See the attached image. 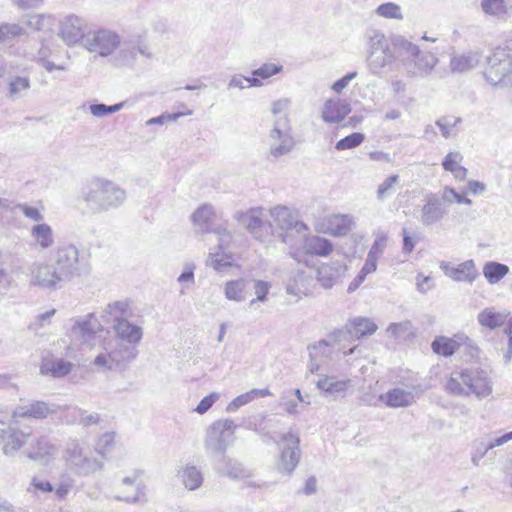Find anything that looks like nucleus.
<instances>
[{
  "label": "nucleus",
  "instance_id": "obj_61",
  "mask_svg": "<svg viewBox=\"0 0 512 512\" xmlns=\"http://www.w3.org/2000/svg\"><path fill=\"white\" fill-rule=\"evenodd\" d=\"M212 425H214V429H218V431H220L227 439L234 434V431L237 428V425L231 419L218 420Z\"/></svg>",
  "mask_w": 512,
  "mask_h": 512
},
{
  "label": "nucleus",
  "instance_id": "obj_39",
  "mask_svg": "<svg viewBox=\"0 0 512 512\" xmlns=\"http://www.w3.org/2000/svg\"><path fill=\"white\" fill-rule=\"evenodd\" d=\"M30 89V79L28 77H11L8 82L7 97L11 100H18L24 97Z\"/></svg>",
  "mask_w": 512,
  "mask_h": 512
},
{
  "label": "nucleus",
  "instance_id": "obj_40",
  "mask_svg": "<svg viewBox=\"0 0 512 512\" xmlns=\"http://www.w3.org/2000/svg\"><path fill=\"white\" fill-rule=\"evenodd\" d=\"M15 258L9 253H0V287L8 290L13 282V278L9 272L14 271Z\"/></svg>",
  "mask_w": 512,
  "mask_h": 512
},
{
  "label": "nucleus",
  "instance_id": "obj_30",
  "mask_svg": "<svg viewBox=\"0 0 512 512\" xmlns=\"http://www.w3.org/2000/svg\"><path fill=\"white\" fill-rule=\"evenodd\" d=\"M304 249L307 254L326 257L333 251V244L327 238L314 235L305 240Z\"/></svg>",
  "mask_w": 512,
  "mask_h": 512
},
{
  "label": "nucleus",
  "instance_id": "obj_17",
  "mask_svg": "<svg viewBox=\"0 0 512 512\" xmlns=\"http://www.w3.org/2000/svg\"><path fill=\"white\" fill-rule=\"evenodd\" d=\"M466 372V387L468 395L487 397L492 392V387L485 370H468Z\"/></svg>",
  "mask_w": 512,
  "mask_h": 512
},
{
  "label": "nucleus",
  "instance_id": "obj_44",
  "mask_svg": "<svg viewBox=\"0 0 512 512\" xmlns=\"http://www.w3.org/2000/svg\"><path fill=\"white\" fill-rule=\"evenodd\" d=\"M180 476L182 483L189 490H196L202 485L203 475L195 466H186Z\"/></svg>",
  "mask_w": 512,
  "mask_h": 512
},
{
  "label": "nucleus",
  "instance_id": "obj_27",
  "mask_svg": "<svg viewBox=\"0 0 512 512\" xmlns=\"http://www.w3.org/2000/svg\"><path fill=\"white\" fill-rule=\"evenodd\" d=\"M228 446V439L223 436L220 431L214 429V425H211L207 430L205 439V448L213 456L220 458L225 454Z\"/></svg>",
  "mask_w": 512,
  "mask_h": 512
},
{
  "label": "nucleus",
  "instance_id": "obj_48",
  "mask_svg": "<svg viewBox=\"0 0 512 512\" xmlns=\"http://www.w3.org/2000/svg\"><path fill=\"white\" fill-rule=\"evenodd\" d=\"M400 177L397 174L390 175L387 177L379 186L377 189V199L379 201L385 200L387 197H389L394 191L395 186L399 183Z\"/></svg>",
  "mask_w": 512,
  "mask_h": 512
},
{
  "label": "nucleus",
  "instance_id": "obj_25",
  "mask_svg": "<svg viewBox=\"0 0 512 512\" xmlns=\"http://www.w3.org/2000/svg\"><path fill=\"white\" fill-rule=\"evenodd\" d=\"M214 218V207L210 204L201 205L191 216L196 230L202 233H210Z\"/></svg>",
  "mask_w": 512,
  "mask_h": 512
},
{
  "label": "nucleus",
  "instance_id": "obj_60",
  "mask_svg": "<svg viewBox=\"0 0 512 512\" xmlns=\"http://www.w3.org/2000/svg\"><path fill=\"white\" fill-rule=\"evenodd\" d=\"M443 201L452 203L453 201L457 202L458 204H466L471 205L472 201L465 196L457 193L453 188L445 187L442 195Z\"/></svg>",
  "mask_w": 512,
  "mask_h": 512
},
{
  "label": "nucleus",
  "instance_id": "obj_14",
  "mask_svg": "<svg viewBox=\"0 0 512 512\" xmlns=\"http://www.w3.org/2000/svg\"><path fill=\"white\" fill-rule=\"evenodd\" d=\"M446 214L447 209L442 196L440 197L436 193H428L424 199L420 222L424 226H430L442 220Z\"/></svg>",
  "mask_w": 512,
  "mask_h": 512
},
{
  "label": "nucleus",
  "instance_id": "obj_15",
  "mask_svg": "<svg viewBox=\"0 0 512 512\" xmlns=\"http://www.w3.org/2000/svg\"><path fill=\"white\" fill-rule=\"evenodd\" d=\"M462 345H466L471 349V355L473 356L472 350H477L472 345V341L469 337L463 334H456L454 337L449 338L445 336H437L431 344V348L435 354L450 357L452 356Z\"/></svg>",
  "mask_w": 512,
  "mask_h": 512
},
{
  "label": "nucleus",
  "instance_id": "obj_51",
  "mask_svg": "<svg viewBox=\"0 0 512 512\" xmlns=\"http://www.w3.org/2000/svg\"><path fill=\"white\" fill-rule=\"evenodd\" d=\"M364 140H365V135L363 133L353 132L350 135L340 139L336 143L335 148L338 151L353 149V148L360 146Z\"/></svg>",
  "mask_w": 512,
  "mask_h": 512
},
{
  "label": "nucleus",
  "instance_id": "obj_34",
  "mask_svg": "<svg viewBox=\"0 0 512 512\" xmlns=\"http://www.w3.org/2000/svg\"><path fill=\"white\" fill-rule=\"evenodd\" d=\"M348 383L349 381L338 380L333 376H326L323 379L318 380L316 385L326 397L336 398L338 395L346 391Z\"/></svg>",
  "mask_w": 512,
  "mask_h": 512
},
{
  "label": "nucleus",
  "instance_id": "obj_46",
  "mask_svg": "<svg viewBox=\"0 0 512 512\" xmlns=\"http://www.w3.org/2000/svg\"><path fill=\"white\" fill-rule=\"evenodd\" d=\"M276 422V417H270L268 415H263L258 424H255V431L261 436L264 443H276L278 444L281 441V437L277 439L272 433L268 430V423Z\"/></svg>",
  "mask_w": 512,
  "mask_h": 512
},
{
  "label": "nucleus",
  "instance_id": "obj_56",
  "mask_svg": "<svg viewBox=\"0 0 512 512\" xmlns=\"http://www.w3.org/2000/svg\"><path fill=\"white\" fill-rule=\"evenodd\" d=\"M14 209L20 210L26 218L37 222V224L44 220V215L41 210L27 203H18L14 207L11 206L10 210L13 211Z\"/></svg>",
  "mask_w": 512,
  "mask_h": 512
},
{
  "label": "nucleus",
  "instance_id": "obj_58",
  "mask_svg": "<svg viewBox=\"0 0 512 512\" xmlns=\"http://www.w3.org/2000/svg\"><path fill=\"white\" fill-rule=\"evenodd\" d=\"M24 33V29L18 24H1L0 25V43L10 38L20 36Z\"/></svg>",
  "mask_w": 512,
  "mask_h": 512
},
{
  "label": "nucleus",
  "instance_id": "obj_2",
  "mask_svg": "<svg viewBox=\"0 0 512 512\" xmlns=\"http://www.w3.org/2000/svg\"><path fill=\"white\" fill-rule=\"evenodd\" d=\"M50 262L65 282L87 274L90 269L88 259L80 255L79 249L73 244L59 245L52 252Z\"/></svg>",
  "mask_w": 512,
  "mask_h": 512
},
{
  "label": "nucleus",
  "instance_id": "obj_47",
  "mask_svg": "<svg viewBox=\"0 0 512 512\" xmlns=\"http://www.w3.org/2000/svg\"><path fill=\"white\" fill-rule=\"evenodd\" d=\"M461 121L462 119L460 117L443 116L436 121V125L439 127L442 136L448 139L456 136L454 127Z\"/></svg>",
  "mask_w": 512,
  "mask_h": 512
},
{
  "label": "nucleus",
  "instance_id": "obj_12",
  "mask_svg": "<svg viewBox=\"0 0 512 512\" xmlns=\"http://www.w3.org/2000/svg\"><path fill=\"white\" fill-rule=\"evenodd\" d=\"M86 22L76 15H68L60 22L59 35L67 45L85 42Z\"/></svg>",
  "mask_w": 512,
  "mask_h": 512
},
{
  "label": "nucleus",
  "instance_id": "obj_55",
  "mask_svg": "<svg viewBox=\"0 0 512 512\" xmlns=\"http://www.w3.org/2000/svg\"><path fill=\"white\" fill-rule=\"evenodd\" d=\"M481 8L486 14L492 16H499L507 12L505 0H482Z\"/></svg>",
  "mask_w": 512,
  "mask_h": 512
},
{
  "label": "nucleus",
  "instance_id": "obj_33",
  "mask_svg": "<svg viewBox=\"0 0 512 512\" xmlns=\"http://www.w3.org/2000/svg\"><path fill=\"white\" fill-rule=\"evenodd\" d=\"M57 451V448L52 444L46 437H40L36 440V443L31 446V450L28 452V458L32 460L48 461Z\"/></svg>",
  "mask_w": 512,
  "mask_h": 512
},
{
  "label": "nucleus",
  "instance_id": "obj_41",
  "mask_svg": "<svg viewBox=\"0 0 512 512\" xmlns=\"http://www.w3.org/2000/svg\"><path fill=\"white\" fill-rule=\"evenodd\" d=\"M509 273V267L505 264L490 261L483 267V275L490 284L498 283Z\"/></svg>",
  "mask_w": 512,
  "mask_h": 512
},
{
  "label": "nucleus",
  "instance_id": "obj_29",
  "mask_svg": "<svg viewBox=\"0 0 512 512\" xmlns=\"http://www.w3.org/2000/svg\"><path fill=\"white\" fill-rule=\"evenodd\" d=\"M438 59L431 52H417V55L412 58V63H414V68L409 69L408 72L414 76L417 75H427L437 64Z\"/></svg>",
  "mask_w": 512,
  "mask_h": 512
},
{
  "label": "nucleus",
  "instance_id": "obj_24",
  "mask_svg": "<svg viewBox=\"0 0 512 512\" xmlns=\"http://www.w3.org/2000/svg\"><path fill=\"white\" fill-rule=\"evenodd\" d=\"M345 270L339 262L323 264L317 269V280L322 287L329 289L342 277Z\"/></svg>",
  "mask_w": 512,
  "mask_h": 512
},
{
  "label": "nucleus",
  "instance_id": "obj_18",
  "mask_svg": "<svg viewBox=\"0 0 512 512\" xmlns=\"http://www.w3.org/2000/svg\"><path fill=\"white\" fill-rule=\"evenodd\" d=\"M138 54L148 59L152 58L149 47L144 43L140 41L124 42L115 58V62L119 66H132Z\"/></svg>",
  "mask_w": 512,
  "mask_h": 512
},
{
  "label": "nucleus",
  "instance_id": "obj_31",
  "mask_svg": "<svg viewBox=\"0 0 512 512\" xmlns=\"http://www.w3.org/2000/svg\"><path fill=\"white\" fill-rule=\"evenodd\" d=\"M73 368V364L62 358L46 360L40 367L43 375H51L54 378H61L68 375Z\"/></svg>",
  "mask_w": 512,
  "mask_h": 512
},
{
  "label": "nucleus",
  "instance_id": "obj_35",
  "mask_svg": "<svg viewBox=\"0 0 512 512\" xmlns=\"http://www.w3.org/2000/svg\"><path fill=\"white\" fill-rule=\"evenodd\" d=\"M250 284L251 281L244 278L228 281L224 289L226 298L236 302L244 301L247 298V288Z\"/></svg>",
  "mask_w": 512,
  "mask_h": 512
},
{
  "label": "nucleus",
  "instance_id": "obj_19",
  "mask_svg": "<svg viewBox=\"0 0 512 512\" xmlns=\"http://www.w3.org/2000/svg\"><path fill=\"white\" fill-rule=\"evenodd\" d=\"M138 355L134 344L118 343L109 353L110 365L108 370H124Z\"/></svg>",
  "mask_w": 512,
  "mask_h": 512
},
{
  "label": "nucleus",
  "instance_id": "obj_38",
  "mask_svg": "<svg viewBox=\"0 0 512 512\" xmlns=\"http://www.w3.org/2000/svg\"><path fill=\"white\" fill-rule=\"evenodd\" d=\"M465 378V370L453 372L446 382V391L454 396H468Z\"/></svg>",
  "mask_w": 512,
  "mask_h": 512
},
{
  "label": "nucleus",
  "instance_id": "obj_37",
  "mask_svg": "<svg viewBox=\"0 0 512 512\" xmlns=\"http://www.w3.org/2000/svg\"><path fill=\"white\" fill-rule=\"evenodd\" d=\"M31 237L42 249L50 248L54 243V233L47 223H38L31 228Z\"/></svg>",
  "mask_w": 512,
  "mask_h": 512
},
{
  "label": "nucleus",
  "instance_id": "obj_16",
  "mask_svg": "<svg viewBox=\"0 0 512 512\" xmlns=\"http://www.w3.org/2000/svg\"><path fill=\"white\" fill-rule=\"evenodd\" d=\"M65 282L58 274L54 264L34 263L31 267V283L43 288H55L58 283Z\"/></svg>",
  "mask_w": 512,
  "mask_h": 512
},
{
  "label": "nucleus",
  "instance_id": "obj_6",
  "mask_svg": "<svg viewBox=\"0 0 512 512\" xmlns=\"http://www.w3.org/2000/svg\"><path fill=\"white\" fill-rule=\"evenodd\" d=\"M263 212L264 209L261 207L252 208L246 212L238 211L235 214V219L247 229L254 239L267 243L271 241L274 231L271 222L264 219Z\"/></svg>",
  "mask_w": 512,
  "mask_h": 512
},
{
  "label": "nucleus",
  "instance_id": "obj_57",
  "mask_svg": "<svg viewBox=\"0 0 512 512\" xmlns=\"http://www.w3.org/2000/svg\"><path fill=\"white\" fill-rule=\"evenodd\" d=\"M283 70V66L274 63H265L261 65L259 68L254 69L252 71L253 76H258L261 79H268L271 76L281 72Z\"/></svg>",
  "mask_w": 512,
  "mask_h": 512
},
{
  "label": "nucleus",
  "instance_id": "obj_32",
  "mask_svg": "<svg viewBox=\"0 0 512 512\" xmlns=\"http://www.w3.org/2000/svg\"><path fill=\"white\" fill-rule=\"evenodd\" d=\"M215 469L221 475L230 478H240L245 474L242 465L238 461L228 458L225 454L215 459Z\"/></svg>",
  "mask_w": 512,
  "mask_h": 512
},
{
  "label": "nucleus",
  "instance_id": "obj_64",
  "mask_svg": "<svg viewBox=\"0 0 512 512\" xmlns=\"http://www.w3.org/2000/svg\"><path fill=\"white\" fill-rule=\"evenodd\" d=\"M128 310V303L125 301H116L108 304L107 311L111 315H114V318L117 316L118 318H126Z\"/></svg>",
  "mask_w": 512,
  "mask_h": 512
},
{
  "label": "nucleus",
  "instance_id": "obj_59",
  "mask_svg": "<svg viewBox=\"0 0 512 512\" xmlns=\"http://www.w3.org/2000/svg\"><path fill=\"white\" fill-rule=\"evenodd\" d=\"M254 400V396L252 393V390L249 392L243 393L239 396H237L235 399H233L226 408V411L229 413L237 411L240 407L250 403Z\"/></svg>",
  "mask_w": 512,
  "mask_h": 512
},
{
  "label": "nucleus",
  "instance_id": "obj_42",
  "mask_svg": "<svg viewBox=\"0 0 512 512\" xmlns=\"http://www.w3.org/2000/svg\"><path fill=\"white\" fill-rule=\"evenodd\" d=\"M270 216L281 229L289 230L295 225V217L286 206L279 205L270 209Z\"/></svg>",
  "mask_w": 512,
  "mask_h": 512
},
{
  "label": "nucleus",
  "instance_id": "obj_3",
  "mask_svg": "<svg viewBox=\"0 0 512 512\" xmlns=\"http://www.w3.org/2000/svg\"><path fill=\"white\" fill-rule=\"evenodd\" d=\"M367 39V67L371 74L380 76L386 69H390L395 62L390 41L380 30L371 29L366 32Z\"/></svg>",
  "mask_w": 512,
  "mask_h": 512
},
{
  "label": "nucleus",
  "instance_id": "obj_63",
  "mask_svg": "<svg viewBox=\"0 0 512 512\" xmlns=\"http://www.w3.org/2000/svg\"><path fill=\"white\" fill-rule=\"evenodd\" d=\"M219 397H220V395L216 392H212V393L208 394L199 402V404L195 408V411L201 415L206 413L213 406V404L219 399Z\"/></svg>",
  "mask_w": 512,
  "mask_h": 512
},
{
  "label": "nucleus",
  "instance_id": "obj_22",
  "mask_svg": "<svg viewBox=\"0 0 512 512\" xmlns=\"http://www.w3.org/2000/svg\"><path fill=\"white\" fill-rule=\"evenodd\" d=\"M113 327L117 338L128 344L136 345L143 337L142 328L132 324L127 318H118L116 316Z\"/></svg>",
  "mask_w": 512,
  "mask_h": 512
},
{
  "label": "nucleus",
  "instance_id": "obj_4",
  "mask_svg": "<svg viewBox=\"0 0 512 512\" xmlns=\"http://www.w3.org/2000/svg\"><path fill=\"white\" fill-rule=\"evenodd\" d=\"M66 467L75 475L87 477L102 470L103 462L94 457L87 449L77 441L67 444L64 451Z\"/></svg>",
  "mask_w": 512,
  "mask_h": 512
},
{
  "label": "nucleus",
  "instance_id": "obj_20",
  "mask_svg": "<svg viewBox=\"0 0 512 512\" xmlns=\"http://www.w3.org/2000/svg\"><path fill=\"white\" fill-rule=\"evenodd\" d=\"M389 41L395 61H400L408 68L412 64V58L419 52V47L401 35H392Z\"/></svg>",
  "mask_w": 512,
  "mask_h": 512
},
{
  "label": "nucleus",
  "instance_id": "obj_54",
  "mask_svg": "<svg viewBox=\"0 0 512 512\" xmlns=\"http://www.w3.org/2000/svg\"><path fill=\"white\" fill-rule=\"evenodd\" d=\"M251 284H253V289L256 294V298L252 299L249 303V307L252 308L257 301L265 302L267 299V294L271 288V284L267 281L263 280H250Z\"/></svg>",
  "mask_w": 512,
  "mask_h": 512
},
{
  "label": "nucleus",
  "instance_id": "obj_26",
  "mask_svg": "<svg viewBox=\"0 0 512 512\" xmlns=\"http://www.w3.org/2000/svg\"><path fill=\"white\" fill-rule=\"evenodd\" d=\"M53 412L44 401H34L26 406H19L13 412V418L44 419Z\"/></svg>",
  "mask_w": 512,
  "mask_h": 512
},
{
  "label": "nucleus",
  "instance_id": "obj_7",
  "mask_svg": "<svg viewBox=\"0 0 512 512\" xmlns=\"http://www.w3.org/2000/svg\"><path fill=\"white\" fill-rule=\"evenodd\" d=\"M31 433L30 427L26 426L22 429L19 421L13 417L7 426L0 421V442L3 444V453L6 456H14L27 442Z\"/></svg>",
  "mask_w": 512,
  "mask_h": 512
},
{
  "label": "nucleus",
  "instance_id": "obj_5",
  "mask_svg": "<svg viewBox=\"0 0 512 512\" xmlns=\"http://www.w3.org/2000/svg\"><path fill=\"white\" fill-rule=\"evenodd\" d=\"M487 68L484 71L486 80L493 86H506L512 72V48L497 47L487 57Z\"/></svg>",
  "mask_w": 512,
  "mask_h": 512
},
{
  "label": "nucleus",
  "instance_id": "obj_52",
  "mask_svg": "<svg viewBox=\"0 0 512 512\" xmlns=\"http://www.w3.org/2000/svg\"><path fill=\"white\" fill-rule=\"evenodd\" d=\"M124 102H120L114 105H106L102 103L91 104L89 109L93 116L104 117L115 112L120 111L124 107Z\"/></svg>",
  "mask_w": 512,
  "mask_h": 512
},
{
  "label": "nucleus",
  "instance_id": "obj_8",
  "mask_svg": "<svg viewBox=\"0 0 512 512\" xmlns=\"http://www.w3.org/2000/svg\"><path fill=\"white\" fill-rule=\"evenodd\" d=\"M121 41L117 33L100 29L87 32L83 46L89 51L102 57L111 55L119 47Z\"/></svg>",
  "mask_w": 512,
  "mask_h": 512
},
{
  "label": "nucleus",
  "instance_id": "obj_50",
  "mask_svg": "<svg viewBox=\"0 0 512 512\" xmlns=\"http://www.w3.org/2000/svg\"><path fill=\"white\" fill-rule=\"evenodd\" d=\"M310 353H314L316 357L323 362L327 363L331 359L333 350L331 344L326 340H320L317 343L308 347Z\"/></svg>",
  "mask_w": 512,
  "mask_h": 512
},
{
  "label": "nucleus",
  "instance_id": "obj_45",
  "mask_svg": "<svg viewBox=\"0 0 512 512\" xmlns=\"http://www.w3.org/2000/svg\"><path fill=\"white\" fill-rule=\"evenodd\" d=\"M233 264L231 254L223 252H210L207 259V265L213 267L214 270L221 272Z\"/></svg>",
  "mask_w": 512,
  "mask_h": 512
},
{
  "label": "nucleus",
  "instance_id": "obj_36",
  "mask_svg": "<svg viewBox=\"0 0 512 512\" xmlns=\"http://www.w3.org/2000/svg\"><path fill=\"white\" fill-rule=\"evenodd\" d=\"M481 61V55L478 52H469L460 56H454L450 61V68L453 72H466L476 67Z\"/></svg>",
  "mask_w": 512,
  "mask_h": 512
},
{
  "label": "nucleus",
  "instance_id": "obj_62",
  "mask_svg": "<svg viewBox=\"0 0 512 512\" xmlns=\"http://www.w3.org/2000/svg\"><path fill=\"white\" fill-rule=\"evenodd\" d=\"M462 159L463 156L460 152H450L445 156L442 162V166L444 170L452 172L455 168L459 166V162H461Z\"/></svg>",
  "mask_w": 512,
  "mask_h": 512
},
{
  "label": "nucleus",
  "instance_id": "obj_28",
  "mask_svg": "<svg viewBox=\"0 0 512 512\" xmlns=\"http://www.w3.org/2000/svg\"><path fill=\"white\" fill-rule=\"evenodd\" d=\"M380 400L383 401L388 407L399 408L408 407L414 402V395L401 388H393L385 394L380 395Z\"/></svg>",
  "mask_w": 512,
  "mask_h": 512
},
{
  "label": "nucleus",
  "instance_id": "obj_11",
  "mask_svg": "<svg viewBox=\"0 0 512 512\" xmlns=\"http://www.w3.org/2000/svg\"><path fill=\"white\" fill-rule=\"evenodd\" d=\"M281 441L287 443V446L280 454L277 469L280 473L291 475L300 460V439L296 433L289 431L281 435Z\"/></svg>",
  "mask_w": 512,
  "mask_h": 512
},
{
  "label": "nucleus",
  "instance_id": "obj_9",
  "mask_svg": "<svg viewBox=\"0 0 512 512\" xmlns=\"http://www.w3.org/2000/svg\"><path fill=\"white\" fill-rule=\"evenodd\" d=\"M270 153L275 158L288 154L294 147V139L287 117H280L270 132Z\"/></svg>",
  "mask_w": 512,
  "mask_h": 512
},
{
  "label": "nucleus",
  "instance_id": "obj_53",
  "mask_svg": "<svg viewBox=\"0 0 512 512\" xmlns=\"http://www.w3.org/2000/svg\"><path fill=\"white\" fill-rule=\"evenodd\" d=\"M330 224L333 226L332 232L336 236H344L351 229V219L346 215L334 216L330 221Z\"/></svg>",
  "mask_w": 512,
  "mask_h": 512
},
{
  "label": "nucleus",
  "instance_id": "obj_43",
  "mask_svg": "<svg viewBox=\"0 0 512 512\" xmlns=\"http://www.w3.org/2000/svg\"><path fill=\"white\" fill-rule=\"evenodd\" d=\"M506 316L493 309H484L478 314V322L481 326L495 329L505 324Z\"/></svg>",
  "mask_w": 512,
  "mask_h": 512
},
{
  "label": "nucleus",
  "instance_id": "obj_13",
  "mask_svg": "<svg viewBox=\"0 0 512 512\" xmlns=\"http://www.w3.org/2000/svg\"><path fill=\"white\" fill-rule=\"evenodd\" d=\"M377 330V325L368 318H355L344 329L332 333L334 341H341L348 338L360 339L372 335Z\"/></svg>",
  "mask_w": 512,
  "mask_h": 512
},
{
  "label": "nucleus",
  "instance_id": "obj_1",
  "mask_svg": "<svg viewBox=\"0 0 512 512\" xmlns=\"http://www.w3.org/2000/svg\"><path fill=\"white\" fill-rule=\"evenodd\" d=\"M81 198L93 212L100 213L119 208L125 202L127 194L115 182L96 177L83 186Z\"/></svg>",
  "mask_w": 512,
  "mask_h": 512
},
{
  "label": "nucleus",
  "instance_id": "obj_21",
  "mask_svg": "<svg viewBox=\"0 0 512 512\" xmlns=\"http://www.w3.org/2000/svg\"><path fill=\"white\" fill-rule=\"evenodd\" d=\"M440 268L446 276L458 282L472 283L479 276L473 260H467L456 267L450 266L447 262H441Z\"/></svg>",
  "mask_w": 512,
  "mask_h": 512
},
{
  "label": "nucleus",
  "instance_id": "obj_10",
  "mask_svg": "<svg viewBox=\"0 0 512 512\" xmlns=\"http://www.w3.org/2000/svg\"><path fill=\"white\" fill-rule=\"evenodd\" d=\"M73 322L69 336L75 343L92 347V341L98 332L102 330L101 324L93 313L85 317L71 319Z\"/></svg>",
  "mask_w": 512,
  "mask_h": 512
},
{
  "label": "nucleus",
  "instance_id": "obj_49",
  "mask_svg": "<svg viewBox=\"0 0 512 512\" xmlns=\"http://www.w3.org/2000/svg\"><path fill=\"white\" fill-rule=\"evenodd\" d=\"M376 13L387 19L402 20L403 14L401 7L394 2H386L379 5L376 9Z\"/></svg>",
  "mask_w": 512,
  "mask_h": 512
},
{
  "label": "nucleus",
  "instance_id": "obj_23",
  "mask_svg": "<svg viewBox=\"0 0 512 512\" xmlns=\"http://www.w3.org/2000/svg\"><path fill=\"white\" fill-rule=\"evenodd\" d=\"M351 112L350 104L341 99L325 102L322 117L327 123H339Z\"/></svg>",
  "mask_w": 512,
  "mask_h": 512
}]
</instances>
